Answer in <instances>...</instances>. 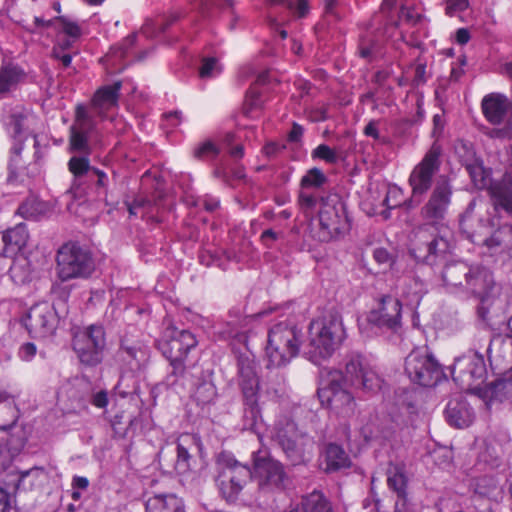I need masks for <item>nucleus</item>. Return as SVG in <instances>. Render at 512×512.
Listing matches in <instances>:
<instances>
[{
	"instance_id": "nucleus-1",
	"label": "nucleus",
	"mask_w": 512,
	"mask_h": 512,
	"mask_svg": "<svg viewBox=\"0 0 512 512\" xmlns=\"http://www.w3.org/2000/svg\"><path fill=\"white\" fill-rule=\"evenodd\" d=\"M351 386L365 391H376L381 388L382 380L378 374L364 366L360 356L351 357L345 366V374L341 372L331 373L328 383L319 388L318 395L322 404L327 406L337 415L350 417L355 412V400L352 394L344 387Z\"/></svg>"
},
{
	"instance_id": "nucleus-2",
	"label": "nucleus",
	"mask_w": 512,
	"mask_h": 512,
	"mask_svg": "<svg viewBox=\"0 0 512 512\" xmlns=\"http://www.w3.org/2000/svg\"><path fill=\"white\" fill-rule=\"evenodd\" d=\"M230 328L226 331L232 339L231 349L235 356L238 385L244 402V417L252 429L261 419L259 400V376L254 356L247 347V331L249 319L242 317L236 322L226 323Z\"/></svg>"
},
{
	"instance_id": "nucleus-3",
	"label": "nucleus",
	"mask_w": 512,
	"mask_h": 512,
	"mask_svg": "<svg viewBox=\"0 0 512 512\" xmlns=\"http://www.w3.org/2000/svg\"><path fill=\"white\" fill-rule=\"evenodd\" d=\"M345 338L342 316L335 309H331L310 322L307 339L302 345L303 356L320 365L332 357Z\"/></svg>"
},
{
	"instance_id": "nucleus-4",
	"label": "nucleus",
	"mask_w": 512,
	"mask_h": 512,
	"mask_svg": "<svg viewBox=\"0 0 512 512\" xmlns=\"http://www.w3.org/2000/svg\"><path fill=\"white\" fill-rule=\"evenodd\" d=\"M197 345L196 336L190 330L179 329L175 325H169L165 329L156 346L169 362L165 376L167 386H185L189 375L186 360Z\"/></svg>"
},
{
	"instance_id": "nucleus-5",
	"label": "nucleus",
	"mask_w": 512,
	"mask_h": 512,
	"mask_svg": "<svg viewBox=\"0 0 512 512\" xmlns=\"http://www.w3.org/2000/svg\"><path fill=\"white\" fill-rule=\"evenodd\" d=\"M94 270V257L87 246L77 241H68L58 249L56 271L62 282L73 279H87Z\"/></svg>"
},
{
	"instance_id": "nucleus-6",
	"label": "nucleus",
	"mask_w": 512,
	"mask_h": 512,
	"mask_svg": "<svg viewBox=\"0 0 512 512\" xmlns=\"http://www.w3.org/2000/svg\"><path fill=\"white\" fill-rule=\"evenodd\" d=\"M301 331L288 321L274 324L268 331L266 355L269 365L286 366L300 351Z\"/></svg>"
},
{
	"instance_id": "nucleus-7",
	"label": "nucleus",
	"mask_w": 512,
	"mask_h": 512,
	"mask_svg": "<svg viewBox=\"0 0 512 512\" xmlns=\"http://www.w3.org/2000/svg\"><path fill=\"white\" fill-rule=\"evenodd\" d=\"M449 242L441 235V228L421 224L414 230L410 253L417 262L430 266L442 263L449 253Z\"/></svg>"
},
{
	"instance_id": "nucleus-8",
	"label": "nucleus",
	"mask_w": 512,
	"mask_h": 512,
	"mask_svg": "<svg viewBox=\"0 0 512 512\" xmlns=\"http://www.w3.org/2000/svg\"><path fill=\"white\" fill-rule=\"evenodd\" d=\"M106 345V331L102 324H90L73 333L72 348L86 367H96L103 361Z\"/></svg>"
},
{
	"instance_id": "nucleus-9",
	"label": "nucleus",
	"mask_w": 512,
	"mask_h": 512,
	"mask_svg": "<svg viewBox=\"0 0 512 512\" xmlns=\"http://www.w3.org/2000/svg\"><path fill=\"white\" fill-rule=\"evenodd\" d=\"M318 216L323 241L341 237L350 230L346 204L338 194H330L320 199Z\"/></svg>"
},
{
	"instance_id": "nucleus-10",
	"label": "nucleus",
	"mask_w": 512,
	"mask_h": 512,
	"mask_svg": "<svg viewBox=\"0 0 512 512\" xmlns=\"http://www.w3.org/2000/svg\"><path fill=\"white\" fill-rule=\"evenodd\" d=\"M405 372L411 381L424 386H435L444 376L442 366L427 346L413 349L405 359Z\"/></svg>"
},
{
	"instance_id": "nucleus-11",
	"label": "nucleus",
	"mask_w": 512,
	"mask_h": 512,
	"mask_svg": "<svg viewBox=\"0 0 512 512\" xmlns=\"http://www.w3.org/2000/svg\"><path fill=\"white\" fill-rule=\"evenodd\" d=\"M451 373L460 389L479 393L487 373L484 358L475 351H468L455 359Z\"/></svg>"
},
{
	"instance_id": "nucleus-12",
	"label": "nucleus",
	"mask_w": 512,
	"mask_h": 512,
	"mask_svg": "<svg viewBox=\"0 0 512 512\" xmlns=\"http://www.w3.org/2000/svg\"><path fill=\"white\" fill-rule=\"evenodd\" d=\"M441 154L440 145L434 142L422 160L411 171L408 182L414 199L418 198L420 201L432 188L434 178L441 167Z\"/></svg>"
},
{
	"instance_id": "nucleus-13",
	"label": "nucleus",
	"mask_w": 512,
	"mask_h": 512,
	"mask_svg": "<svg viewBox=\"0 0 512 512\" xmlns=\"http://www.w3.org/2000/svg\"><path fill=\"white\" fill-rule=\"evenodd\" d=\"M452 185L446 176H440L427 200L422 206L420 214L423 224L434 228H441L448 213L452 198Z\"/></svg>"
},
{
	"instance_id": "nucleus-14",
	"label": "nucleus",
	"mask_w": 512,
	"mask_h": 512,
	"mask_svg": "<svg viewBox=\"0 0 512 512\" xmlns=\"http://www.w3.org/2000/svg\"><path fill=\"white\" fill-rule=\"evenodd\" d=\"M274 439L292 465L304 464L307 461V448L312 445V441L298 432L294 422L279 424Z\"/></svg>"
},
{
	"instance_id": "nucleus-15",
	"label": "nucleus",
	"mask_w": 512,
	"mask_h": 512,
	"mask_svg": "<svg viewBox=\"0 0 512 512\" xmlns=\"http://www.w3.org/2000/svg\"><path fill=\"white\" fill-rule=\"evenodd\" d=\"M59 320L60 317L54 305L44 301L29 309L23 324L32 337L46 338L54 335Z\"/></svg>"
},
{
	"instance_id": "nucleus-16",
	"label": "nucleus",
	"mask_w": 512,
	"mask_h": 512,
	"mask_svg": "<svg viewBox=\"0 0 512 512\" xmlns=\"http://www.w3.org/2000/svg\"><path fill=\"white\" fill-rule=\"evenodd\" d=\"M254 478L262 489L282 490L286 486L288 477L282 463L279 461L260 456V451L253 452Z\"/></svg>"
},
{
	"instance_id": "nucleus-17",
	"label": "nucleus",
	"mask_w": 512,
	"mask_h": 512,
	"mask_svg": "<svg viewBox=\"0 0 512 512\" xmlns=\"http://www.w3.org/2000/svg\"><path fill=\"white\" fill-rule=\"evenodd\" d=\"M401 308V302L397 298L385 295L378 308L369 313L368 322L382 329L397 331L401 325Z\"/></svg>"
},
{
	"instance_id": "nucleus-18",
	"label": "nucleus",
	"mask_w": 512,
	"mask_h": 512,
	"mask_svg": "<svg viewBox=\"0 0 512 512\" xmlns=\"http://www.w3.org/2000/svg\"><path fill=\"white\" fill-rule=\"evenodd\" d=\"M202 457V442L198 435L183 434L176 441V460L174 469L179 475L188 474L196 463L193 452Z\"/></svg>"
},
{
	"instance_id": "nucleus-19",
	"label": "nucleus",
	"mask_w": 512,
	"mask_h": 512,
	"mask_svg": "<svg viewBox=\"0 0 512 512\" xmlns=\"http://www.w3.org/2000/svg\"><path fill=\"white\" fill-rule=\"evenodd\" d=\"M481 110L490 124L502 125L508 122L512 113V100L502 93H489L481 101Z\"/></svg>"
},
{
	"instance_id": "nucleus-20",
	"label": "nucleus",
	"mask_w": 512,
	"mask_h": 512,
	"mask_svg": "<svg viewBox=\"0 0 512 512\" xmlns=\"http://www.w3.org/2000/svg\"><path fill=\"white\" fill-rule=\"evenodd\" d=\"M45 475L43 467L34 466L27 470L15 471L7 474L0 487L8 492L18 493L32 490L39 484L40 478Z\"/></svg>"
},
{
	"instance_id": "nucleus-21",
	"label": "nucleus",
	"mask_w": 512,
	"mask_h": 512,
	"mask_svg": "<svg viewBox=\"0 0 512 512\" xmlns=\"http://www.w3.org/2000/svg\"><path fill=\"white\" fill-rule=\"evenodd\" d=\"M494 286V278L489 270L480 267H471V273H469L467 277L464 290L471 292L484 301L490 296Z\"/></svg>"
},
{
	"instance_id": "nucleus-22",
	"label": "nucleus",
	"mask_w": 512,
	"mask_h": 512,
	"mask_svg": "<svg viewBox=\"0 0 512 512\" xmlns=\"http://www.w3.org/2000/svg\"><path fill=\"white\" fill-rule=\"evenodd\" d=\"M320 459V467L325 473L337 472L349 468L352 464L343 447L335 443L324 446Z\"/></svg>"
},
{
	"instance_id": "nucleus-23",
	"label": "nucleus",
	"mask_w": 512,
	"mask_h": 512,
	"mask_svg": "<svg viewBox=\"0 0 512 512\" xmlns=\"http://www.w3.org/2000/svg\"><path fill=\"white\" fill-rule=\"evenodd\" d=\"M2 241L6 247L7 258H15L26 247L29 232L25 223H19L3 231Z\"/></svg>"
},
{
	"instance_id": "nucleus-24",
	"label": "nucleus",
	"mask_w": 512,
	"mask_h": 512,
	"mask_svg": "<svg viewBox=\"0 0 512 512\" xmlns=\"http://www.w3.org/2000/svg\"><path fill=\"white\" fill-rule=\"evenodd\" d=\"M145 512H186L184 500L174 493L154 494L145 501Z\"/></svg>"
},
{
	"instance_id": "nucleus-25",
	"label": "nucleus",
	"mask_w": 512,
	"mask_h": 512,
	"mask_svg": "<svg viewBox=\"0 0 512 512\" xmlns=\"http://www.w3.org/2000/svg\"><path fill=\"white\" fill-rule=\"evenodd\" d=\"M229 472V481L231 485L230 498H235L242 490L243 486L254 477L250 467L243 465L233 457L226 454V473ZM228 475L226 474V477Z\"/></svg>"
},
{
	"instance_id": "nucleus-26",
	"label": "nucleus",
	"mask_w": 512,
	"mask_h": 512,
	"mask_svg": "<svg viewBox=\"0 0 512 512\" xmlns=\"http://www.w3.org/2000/svg\"><path fill=\"white\" fill-rule=\"evenodd\" d=\"M445 414L448 423L457 428L469 426L474 418L473 410L462 398L450 400L445 409Z\"/></svg>"
},
{
	"instance_id": "nucleus-27",
	"label": "nucleus",
	"mask_w": 512,
	"mask_h": 512,
	"mask_svg": "<svg viewBox=\"0 0 512 512\" xmlns=\"http://www.w3.org/2000/svg\"><path fill=\"white\" fill-rule=\"evenodd\" d=\"M471 273V267L461 261L445 264L440 272L443 285L447 288H461L464 290L467 277Z\"/></svg>"
},
{
	"instance_id": "nucleus-28",
	"label": "nucleus",
	"mask_w": 512,
	"mask_h": 512,
	"mask_svg": "<svg viewBox=\"0 0 512 512\" xmlns=\"http://www.w3.org/2000/svg\"><path fill=\"white\" fill-rule=\"evenodd\" d=\"M20 417V410L14 395L0 390V431L13 428Z\"/></svg>"
},
{
	"instance_id": "nucleus-29",
	"label": "nucleus",
	"mask_w": 512,
	"mask_h": 512,
	"mask_svg": "<svg viewBox=\"0 0 512 512\" xmlns=\"http://www.w3.org/2000/svg\"><path fill=\"white\" fill-rule=\"evenodd\" d=\"M387 484L397 494L394 512H403L406 503L407 477L401 467L393 466L387 471Z\"/></svg>"
},
{
	"instance_id": "nucleus-30",
	"label": "nucleus",
	"mask_w": 512,
	"mask_h": 512,
	"mask_svg": "<svg viewBox=\"0 0 512 512\" xmlns=\"http://www.w3.org/2000/svg\"><path fill=\"white\" fill-rule=\"evenodd\" d=\"M88 181L93 185L97 197L103 200L106 206L111 208L117 206L118 198L115 197L113 192L109 189L110 178L104 170L95 167V169L92 170V174L88 178Z\"/></svg>"
},
{
	"instance_id": "nucleus-31",
	"label": "nucleus",
	"mask_w": 512,
	"mask_h": 512,
	"mask_svg": "<svg viewBox=\"0 0 512 512\" xmlns=\"http://www.w3.org/2000/svg\"><path fill=\"white\" fill-rule=\"evenodd\" d=\"M466 170L474 184V186L478 189H485L487 188L489 190V193L491 195V198L493 199L494 205L496 209H503L505 211V207L498 201L497 197L492 192V187L495 183L499 182L501 180H492L489 177V174L484 169L483 165L479 163L478 161H474L472 163H469L466 165Z\"/></svg>"
},
{
	"instance_id": "nucleus-32",
	"label": "nucleus",
	"mask_w": 512,
	"mask_h": 512,
	"mask_svg": "<svg viewBox=\"0 0 512 512\" xmlns=\"http://www.w3.org/2000/svg\"><path fill=\"white\" fill-rule=\"evenodd\" d=\"M26 78L25 70L17 63L4 62L0 66V99Z\"/></svg>"
},
{
	"instance_id": "nucleus-33",
	"label": "nucleus",
	"mask_w": 512,
	"mask_h": 512,
	"mask_svg": "<svg viewBox=\"0 0 512 512\" xmlns=\"http://www.w3.org/2000/svg\"><path fill=\"white\" fill-rule=\"evenodd\" d=\"M121 88V81H115L113 84L101 86L96 90L91 99L92 106L99 109H109L117 106Z\"/></svg>"
},
{
	"instance_id": "nucleus-34",
	"label": "nucleus",
	"mask_w": 512,
	"mask_h": 512,
	"mask_svg": "<svg viewBox=\"0 0 512 512\" xmlns=\"http://www.w3.org/2000/svg\"><path fill=\"white\" fill-rule=\"evenodd\" d=\"M492 192L505 207V212L512 217V163L501 180L493 185Z\"/></svg>"
},
{
	"instance_id": "nucleus-35",
	"label": "nucleus",
	"mask_w": 512,
	"mask_h": 512,
	"mask_svg": "<svg viewBox=\"0 0 512 512\" xmlns=\"http://www.w3.org/2000/svg\"><path fill=\"white\" fill-rule=\"evenodd\" d=\"M89 155L90 154L74 155L68 160L67 168L72 174L75 184L80 185L84 179L88 180L92 174V170L95 169V167L90 164Z\"/></svg>"
},
{
	"instance_id": "nucleus-36",
	"label": "nucleus",
	"mask_w": 512,
	"mask_h": 512,
	"mask_svg": "<svg viewBox=\"0 0 512 512\" xmlns=\"http://www.w3.org/2000/svg\"><path fill=\"white\" fill-rule=\"evenodd\" d=\"M484 245L492 251L512 249V225H502L485 239Z\"/></svg>"
},
{
	"instance_id": "nucleus-37",
	"label": "nucleus",
	"mask_w": 512,
	"mask_h": 512,
	"mask_svg": "<svg viewBox=\"0 0 512 512\" xmlns=\"http://www.w3.org/2000/svg\"><path fill=\"white\" fill-rule=\"evenodd\" d=\"M181 15L179 12H170L168 15H163L155 21L146 22L142 28L143 33L151 37H159L167 32V30L175 24Z\"/></svg>"
},
{
	"instance_id": "nucleus-38",
	"label": "nucleus",
	"mask_w": 512,
	"mask_h": 512,
	"mask_svg": "<svg viewBox=\"0 0 512 512\" xmlns=\"http://www.w3.org/2000/svg\"><path fill=\"white\" fill-rule=\"evenodd\" d=\"M118 353L130 365L140 368L148 357L147 349L140 344H129L121 340Z\"/></svg>"
},
{
	"instance_id": "nucleus-39",
	"label": "nucleus",
	"mask_w": 512,
	"mask_h": 512,
	"mask_svg": "<svg viewBox=\"0 0 512 512\" xmlns=\"http://www.w3.org/2000/svg\"><path fill=\"white\" fill-rule=\"evenodd\" d=\"M264 102L263 91L256 86H251L245 95L243 113L250 118L257 117L263 109Z\"/></svg>"
},
{
	"instance_id": "nucleus-40",
	"label": "nucleus",
	"mask_w": 512,
	"mask_h": 512,
	"mask_svg": "<svg viewBox=\"0 0 512 512\" xmlns=\"http://www.w3.org/2000/svg\"><path fill=\"white\" fill-rule=\"evenodd\" d=\"M484 394L491 400L512 399V377L499 378L490 382L486 385Z\"/></svg>"
},
{
	"instance_id": "nucleus-41",
	"label": "nucleus",
	"mask_w": 512,
	"mask_h": 512,
	"mask_svg": "<svg viewBox=\"0 0 512 512\" xmlns=\"http://www.w3.org/2000/svg\"><path fill=\"white\" fill-rule=\"evenodd\" d=\"M484 394L491 400L512 399V377L499 378L490 382L486 385Z\"/></svg>"
},
{
	"instance_id": "nucleus-42",
	"label": "nucleus",
	"mask_w": 512,
	"mask_h": 512,
	"mask_svg": "<svg viewBox=\"0 0 512 512\" xmlns=\"http://www.w3.org/2000/svg\"><path fill=\"white\" fill-rule=\"evenodd\" d=\"M484 394L491 400L512 399V377L499 378L490 382L486 385Z\"/></svg>"
},
{
	"instance_id": "nucleus-43",
	"label": "nucleus",
	"mask_w": 512,
	"mask_h": 512,
	"mask_svg": "<svg viewBox=\"0 0 512 512\" xmlns=\"http://www.w3.org/2000/svg\"><path fill=\"white\" fill-rule=\"evenodd\" d=\"M25 148V140L15 141L10 149V157L8 161V174L7 181L9 183H15L18 179V168L21 162L22 152Z\"/></svg>"
},
{
	"instance_id": "nucleus-44",
	"label": "nucleus",
	"mask_w": 512,
	"mask_h": 512,
	"mask_svg": "<svg viewBox=\"0 0 512 512\" xmlns=\"http://www.w3.org/2000/svg\"><path fill=\"white\" fill-rule=\"evenodd\" d=\"M222 150V145L219 141L207 139L195 147L193 154L195 158L207 161L215 160Z\"/></svg>"
},
{
	"instance_id": "nucleus-45",
	"label": "nucleus",
	"mask_w": 512,
	"mask_h": 512,
	"mask_svg": "<svg viewBox=\"0 0 512 512\" xmlns=\"http://www.w3.org/2000/svg\"><path fill=\"white\" fill-rule=\"evenodd\" d=\"M219 59L214 56H204L200 60L198 76L202 80L213 79L221 74Z\"/></svg>"
},
{
	"instance_id": "nucleus-46",
	"label": "nucleus",
	"mask_w": 512,
	"mask_h": 512,
	"mask_svg": "<svg viewBox=\"0 0 512 512\" xmlns=\"http://www.w3.org/2000/svg\"><path fill=\"white\" fill-rule=\"evenodd\" d=\"M89 138L90 135L85 132L70 129L69 151L71 153L91 154Z\"/></svg>"
},
{
	"instance_id": "nucleus-47",
	"label": "nucleus",
	"mask_w": 512,
	"mask_h": 512,
	"mask_svg": "<svg viewBox=\"0 0 512 512\" xmlns=\"http://www.w3.org/2000/svg\"><path fill=\"white\" fill-rule=\"evenodd\" d=\"M17 214L27 220H38L44 214V205L36 199H27L19 205Z\"/></svg>"
},
{
	"instance_id": "nucleus-48",
	"label": "nucleus",
	"mask_w": 512,
	"mask_h": 512,
	"mask_svg": "<svg viewBox=\"0 0 512 512\" xmlns=\"http://www.w3.org/2000/svg\"><path fill=\"white\" fill-rule=\"evenodd\" d=\"M359 55L367 61H373L381 57L380 44L372 37H363L359 42Z\"/></svg>"
},
{
	"instance_id": "nucleus-49",
	"label": "nucleus",
	"mask_w": 512,
	"mask_h": 512,
	"mask_svg": "<svg viewBox=\"0 0 512 512\" xmlns=\"http://www.w3.org/2000/svg\"><path fill=\"white\" fill-rule=\"evenodd\" d=\"M499 489V482L494 476L485 475L476 479L475 492L481 496L494 497Z\"/></svg>"
},
{
	"instance_id": "nucleus-50",
	"label": "nucleus",
	"mask_w": 512,
	"mask_h": 512,
	"mask_svg": "<svg viewBox=\"0 0 512 512\" xmlns=\"http://www.w3.org/2000/svg\"><path fill=\"white\" fill-rule=\"evenodd\" d=\"M361 433L368 442L388 440L391 438L393 431L390 427H379L374 423H370L362 428Z\"/></svg>"
},
{
	"instance_id": "nucleus-51",
	"label": "nucleus",
	"mask_w": 512,
	"mask_h": 512,
	"mask_svg": "<svg viewBox=\"0 0 512 512\" xmlns=\"http://www.w3.org/2000/svg\"><path fill=\"white\" fill-rule=\"evenodd\" d=\"M216 394V387L213 383L203 382L197 386L194 397L199 405H205L211 403Z\"/></svg>"
},
{
	"instance_id": "nucleus-52",
	"label": "nucleus",
	"mask_w": 512,
	"mask_h": 512,
	"mask_svg": "<svg viewBox=\"0 0 512 512\" xmlns=\"http://www.w3.org/2000/svg\"><path fill=\"white\" fill-rule=\"evenodd\" d=\"M327 181L324 173L318 168H312L301 179V186L303 188H319Z\"/></svg>"
},
{
	"instance_id": "nucleus-53",
	"label": "nucleus",
	"mask_w": 512,
	"mask_h": 512,
	"mask_svg": "<svg viewBox=\"0 0 512 512\" xmlns=\"http://www.w3.org/2000/svg\"><path fill=\"white\" fill-rule=\"evenodd\" d=\"M26 116L22 112H14L9 117V126L12 129V137L15 141L22 140L20 137L24 129V121Z\"/></svg>"
},
{
	"instance_id": "nucleus-54",
	"label": "nucleus",
	"mask_w": 512,
	"mask_h": 512,
	"mask_svg": "<svg viewBox=\"0 0 512 512\" xmlns=\"http://www.w3.org/2000/svg\"><path fill=\"white\" fill-rule=\"evenodd\" d=\"M124 415L119 413L111 419V427L115 438H125L127 436L129 427L132 425L133 420H129L128 424L123 423Z\"/></svg>"
},
{
	"instance_id": "nucleus-55",
	"label": "nucleus",
	"mask_w": 512,
	"mask_h": 512,
	"mask_svg": "<svg viewBox=\"0 0 512 512\" xmlns=\"http://www.w3.org/2000/svg\"><path fill=\"white\" fill-rule=\"evenodd\" d=\"M55 19L61 23L63 33L73 39L80 38L82 30L77 22L70 20L66 16H56Z\"/></svg>"
},
{
	"instance_id": "nucleus-56",
	"label": "nucleus",
	"mask_w": 512,
	"mask_h": 512,
	"mask_svg": "<svg viewBox=\"0 0 512 512\" xmlns=\"http://www.w3.org/2000/svg\"><path fill=\"white\" fill-rule=\"evenodd\" d=\"M313 158H319L329 164H335L338 161V155L326 144H320L312 151Z\"/></svg>"
},
{
	"instance_id": "nucleus-57",
	"label": "nucleus",
	"mask_w": 512,
	"mask_h": 512,
	"mask_svg": "<svg viewBox=\"0 0 512 512\" xmlns=\"http://www.w3.org/2000/svg\"><path fill=\"white\" fill-rule=\"evenodd\" d=\"M215 466L217 475L215 476V483L219 490V495L224 497V480L222 475L224 473V450L217 452L215 457Z\"/></svg>"
},
{
	"instance_id": "nucleus-58",
	"label": "nucleus",
	"mask_w": 512,
	"mask_h": 512,
	"mask_svg": "<svg viewBox=\"0 0 512 512\" xmlns=\"http://www.w3.org/2000/svg\"><path fill=\"white\" fill-rule=\"evenodd\" d=\"M270 4H283L289 10H296L300 17H303L308 10L306 0H267Z\"/></svg>"
},
{
	"instance_id": "nucleus-59",
	"label": "nucleus",
	"mask_w": 512,
	"mask_h": 512,
	"mask_svg": "<svg viewBox=\"0 0 512 512\" xmlns=\"http://www.w3.org/2000/svg\"><path fill=\"white\" fill-rule=\"evenodd\" d=\"M479 460L491 469L499 467L501 463L499 455L495 452L494 448L490 446H486L485 450L480 453Z\"/></svg>"
},
{
	"instance_id": "nucleus-60",
	"label": "nucleus",
	"mask_w": 512,
	"mask_h": 512,
	"mask_svg": "<svg viewBox=\"0 0 512 512\" xmlns=\"http://www.w3.org/2000/svg\"><path fill=\"white\" fill-rule=\"evenodd\" d=\"M200 263L208 267L215 266L222 268L223 260L217 251L213 252L211 250H207L200 255Z\"/></svg>"
},
{
	"instance_id": "nucleus-61",
	"label": "nucleus",
	"mask_w": 512,
	"mask_h": 512,
	"mask_svg": "<svg viewBox=\"0 0 512 512\" xmlns=\"http://www.w3.org/2000/svg\"><path fill=\"white\" fill-rule=\"evenodd\" d=\"M232 142L233 136L226 133V153H229L230 156L235 160L242 158L244 154L243 146L241 144L233 145Z\"/></svg>"
},
{
	"instance_id": "nucleus-62",
	"label": "nucleus",
	"mask_w": 512,
	"mask_h": 512,
	"mask_svg": "<svg viewBox=\"0 0 512 512\" xmlns=\"http://www.w3.org/2000/svg\"><path fill=\"white\" fill-rule=\"evenodd\" d=\"M37 353V347L32 342L22 344L18 351V356L23 361H31Z\"/></svg>"
},
{
	"instance_id": "nucleus-63",
	"label": "nucleus",
	"mask_w": 512,
	"mask_h": 512,
	"mask_svg": "<svg viewBox=\"0 0 512 512\" xmlns=\"http://www.w3.org/2000/svg\"><path fill=\"white\" fill-rule=\"evenodd\" d=\"M468 6L469 0H448L446 12L449 15H453L456 12L464 11Z\"/></svg>"
},
{
	"instance_id": "nucleus-64",
	"label": "nucleus",
	"mask_w": 512,
	"mask_h": 512,
	"mask_svg": "<svg viewBox=\"0 0 512 512\" xmlns=\"http://www.w3.org/2000/svg\"><path fill=\"white\" fill-rule=\"evenodd\" d=\"M33 139H34L33 147L35 149L34 155H33L34 162H35V164L40 165L43 162V159L47 153L48 147L47 146L42 147L40 145L37 134H33Z\"/></svg>"
}]
</instances>
